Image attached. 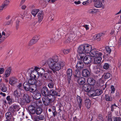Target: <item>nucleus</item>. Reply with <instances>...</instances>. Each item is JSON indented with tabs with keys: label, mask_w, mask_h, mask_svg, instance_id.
I'll list each match as a JSON object with an SVG mask.
<instances>
[{
	"label": "nucleus",
	"mask_w": 121,
	"mask_h": 121,
	"mask_svg": "<svg viewBox=\"0 0 121 121\" xmlns=\"http://www.w3.org/2000/svg\"><path fill=\"white\" fill-rule=\"evenodd\" d=\"M38 80L37 81L36 80V81L35 82V87L36 88L38 86H41L42 84V83L43 81H44V80H43L42 79H38Z\"/></svg>",
	"instance_id": "nucleus-24"
},
{
	"label": "nucleus",
	"mask_w": 121,
	"mask_h": 121,
	"mask_svg": "<svg viewBox=\"0 0 121 121\" xmlns=\"http://www.w3.org/2000/svg\"><path fill=\"white\" fill-rule=\"evenodd\" d=\"M56 90L52 89L49 91V95L48 96V97H49V100L50 101L49 102V104L53 102L55 100V96H60V95H58V92Z\"/></svg>",
	"instance_id": "nucleus-4"
},
{
	"label": "nucleus",
	"mask_w": 121,
	"mask_h": 121,
	"mask_svg": "<svg viewBox=\"0 0 121 121\" xmlns=\"http://www.w3.org/2000/svg\"><path fill=\"white\" fill-rule=\"evenodd\" d=\"M91 46L88 44H82L78 48V60L83 61L85 64L90 63L92 61L91 57L86 54L89 53L91 48Z\"/></svg>",
	"instance_id": "nucleus-2"
},
{
	"label": "nucleus",
	"mask_w": 121,
	"mask_h": 121,
	"mask_svg": "<svg viewBox=\"0 0 121 121\" xmlns=\"http://www.w3.org/2000/svg\"><path fill=\"white\" fill-rule=\"evenodd\" d=\"M10 96L9 95H8L7 96L6 98V99L7 100L9 101V102H10L11 98H10Z\"/></svg>",
	"instance_id": "nucleus-63"
},
{
	"label": "nucleus",
	"mask_w": 121,
	"mask_h": 121,
	"mask_svg": "<svg viewBox=\"0 0 121 121\" xmlns=\"http://www.w3.org/2000/svg\"><path fill=\"white\" fill-rule=\"evenodd\" d=\"M35 113L37 115H40L43 111V109L40 107L37 108L36 109H35Z\"/></svg>",
	"instance_id": "nucleus-30"
},
{
	"label": "nucleus",
	"mask_w": 121,
	"mask_h": 121,
	"mask_svg": "<svg viewBox=\"0 0 121 121\" xmlns=\"http://www.w3.org/2000/svg\"><path fill=\"white\" fill-rule=\"evenodd\" d=\"M26 0H21L20 4V6H21L25 2Z\"/></svg>",
	"instance_id": "nucleus-64"
},
{
	"label": "nucleus",
	"mask_w": 121,
	"mask_h": 121,
	"mask_svg": "<svg viewBox=\"0 0 121 121\" xmlns=\"http://www.w3.org/2000/svg\"><path fill=\"white\" fill-rule=\"evenodd\" d=\"M26 7V5L24 4L22 5L21 7V8L22 9L24 10Z\"/></svg>",
	"instance_id": "nucleus-62"
},
{
	"label": "nucleus",
	"mask_w": 121,
	"mask_h": 121,
	"mask_svg": "<svg viewBox=\"0 0 121 121\" xmlns=\"http://www.w3.org/2000/svg\"><path fill=\"white\" fill-rule=\"evenodd\" d=\"M86 80L84 78L80 77L78 78L77 82L80 85H83L85 83Z\"/></svg>",
	"instance_id": "nucleus-20"
},
{
	"label": "nucleus",
	"mask_w": 121,
	"mask_h": 121,
	"mask_svg": "<svg viewBox=\"0 0 121 121\" xmlns=\"http://www.w3.org/2000/svg\"><path fill=\"white\" fill-rule=\"evenodd\" d=\"M111 116L112 115L111 114H109L108 119V121H112Z\"/></svg>",
	"instance_id": "nucleus-58"
},
{
	"label": "nucleus",
	"mask_w": 121,
	"mask_h": 121,
	"mask_svg": "<svg viewBox=\"0 0 121 121\" xmlns=\"http://www.w3.org/2000/svg\"><path fill=\"white\" fill-rule=\"evenodd\" d=\"M70 49H69L65 50L63 51V52L65 54H67L70 52Z\"/></svg>",
	"instance_id": "nucleus-59"
},
{
	"label": "nucleus",
	"mask_w": 121,
	"mask_h": 121,
	"mask_svg": "<svg viewBox=\"0 0 121 121\" xmlns=\"http://www.w3.org/2000/svg\"><path fill=\"white\" fill-rule=\"evenodd\" d=\"M90 71L86 69L83 70L82 72V75L83 76L85 77H88L90 76Z\"/></svg>",
	"instance_id": "nucleus-14"
},
{
	"label": "nucleus",
	"mask_w": 121,
	"mask_h": 121,
	"mask_svg": "<svg viewBox=\"0 0 121 121\" xmlns=\"http://www.w3.org/2000/svg\"><path fill=\"white\" fill-rule=\"evenodd\" d=\"M9 112H10L12 113H13L15 111V110H14V108L12 107H9Z\"/></svg>",
	"instance_id": "nucleus-53"
},
{
	"label": "nucleus",
	"mask_w": 121,
	"mask_h": 121,
	"mask_svg": "<svg viewBox=\"0 0 121 121\" xmlns=\"http://www.w3.org/2000/svg\"><path fill=\"white\" fill-rule=\"evenodd\" d=\"M87 82L89 85L91 86L94 85L95 83V80L93 78H89L87 79Z\"/></svg>",
	"instance_id": "nucleus-19"
},
{
	"label": "nucleus",
	"mask_w": 121,
	"mask_h": 121,
	"mask_svg": "<svg viewBox=\"0 0 121 121\" xmlns=\"http://www.w3.org/2000/svg\"><path fill=\"white\" fill-rule=\"evenodd\" d=\"M114 107H117V106L116 104H113L112 105L111 107V111L112 112H113L114 111Z\"/></svg>",
	"instance_id": "nucleus-55"
},
{
	"label": "nucleus",
	"mask_w": 121,
	"mask_h": 121,
	"mask_svg": "<svg viewBox=\"0 0 121 121\" xmlns=\"http://www.w3.org/2000/svg\"><path fill=\"white\" fill-rule=\"evenodd\" d=\"M84 65L82 61H78L76 64L75 67L77 69L81 70L83 68Z\"/></svg>",
	"instance_id": "nucleus-10"
},
{
	"label": "nucleus",
	"mask_w": 121,
	"mask_h": 121,
	"mask_svg": "<svg viewBox=\"0 0 121 121\" xmlns=\"http://www.w3.org/2000/svg\"><path fill=\"white\" fill-rule=\"evenodd\" d=\"M30 113L32 114H35V107L33 105H29L28 108Z\"/></svg>",
	"instance_id": "nucleus-18"
},
{
	"label": "nucleus",
	"mask_w": 121,
	"mask_h": 121,
	"mask_svg": "<svg viewBox=\"0 0 121 121\" xmlns=\"http://www.w3.org/2000/svg\"><path fill=\"white\" fill-rule=\"evenodd\" d=\"M104 0H97L94 2V6L96 8H100L102 7L104 4Z\"/></svg>",
	"instance_id": "nucleus-7"
},
{
	"label": "nucleus",
	"mask_w": 121,
	"mask_h": 121,
	"mask_svg": "<svg viewBox=\"0 0 121 121\" xmlns=\"http://www.w3.org/2000/svg\"><path fill=\"white\" fill-rule=\"evenodd\" d=\"M9 0H5L3 3L1 5L4 8H6L9 4Z\"/></svg>",
	"instance_id": "nucleus-34"
},
{
	"label": "nucleus",
	"mask_w": 121,
	"mask_h": 121,
	"mask_svg": "<svg viewBox=\"0 0 121 121\" xmlns=\"http://www.w3.org/2000/svg\"><path fill=\"white\" fill-rule=\"evenodd\" d=\"M94 69V72L96 74H98L100 72V69L98 66L97 65L95 66Z\"/></svg>",
	"instance_id": "nucleus-36"
},
{
	"label": "nucleus",
	"mask_w": 121,
	"mask_h": 121,
	"mask_svg": "<svg viewBox=\"0 0 121 121\" xmlns=\"http://www.w3.org/2000/svg\"><path fill=\"white\" fill-rule=\"evenodd\" d=\"M39 11V9H33L31 11V13L35 17Z\"/></svg>",
	"instance_id": "nucleus-32"
},
{
	"label": "nucleus",
	"mask_w": 121,
	"mask_h": 121,
	"mask_svg": "<svg viewBox=\"0 0 121 121\" xmlns=\"http://www.w3.org/2000/svg\"><path fill=\"white\" fill-rule=\"evenodd\" d=\"M88 12L90 14H95L98 12V9H91L88 10Z\"/></svg>",
	"instance_id": "nucleus-33"
},
{
	"label": "nucleus",
	"mask_w": 121,
	"mask_h": 121,
	"mask_svg": "<svg viewBox=\"0 0 121 121\" xmlns=\"http://www.w3.org/2000/svg\"><path fill=\"white\" fill-rule=\"evenodd\" d=\"M92 1V0H88L86 1L83 2L82 3V4L84 5H88L91 3Z\"/></svg>",
	"instance_id": "nucleus-42"
},
{
	"label": "nucleus",
	"mask_w": 121,
	"mask_h": 121,
	"mask_svg": "<svg viewBox=\"0 0 121 121\" xmlns=\"http://www.w3.org/2000/svg\"><path fill=\"white\" fill-rule=\"evenodd\" d=\"M33 73L34 74L33 75L34 78H37V79L39 78L44 80V74L41 73V72H37L35 71Z\"/></svg>",
	"instance_id": "nucleus-6"
},
{
	"label": "nucleus",
	"mask_w": 121,
	"mask_h": 121,
	"mask_svg": "<svg viewBox=\"0 0 121 121\" xmlns=\"http://www.w3.org/2000/svg\"><path fill=\"white\" fill-rule=\"evenodd\" d=\"M102 55V54H99V55L94 57V64H97L100 63L101 60L102 59L101 56Z\"/></svg>",
	"instance_id": "nucleus-9"
},
{
	"label": "nucleus",
	"mask_w": 121,
	"mask_h": 121,
	"mask_svg": "<svg viewBox=\"0 0 121 121\" xmlns=\"http://www.w3.org/2000/svg\"><path fill=\"white\" fill-rule=\"evenodd\" d=\"M20 100H21L20 101H18L19 103L21 105H23L26 104V102L25 101H24L22 99H20Z\"/></svg>",
	"instance_id": "nucleus-51"
},
{
	"label": "nucleus",
	"mask_w": 121,
	"mask_h": 121,
	"mask_svg": "<svg viewBox=\"0 0 121 121\" xmlns=\"http://www.w3.org/2000/svg\"><path fill=\"white\" fill-rule=\"evenodd\" d=\"M110 65L107 63H105L103 65V68L105 70H108L109 68Z\"/></svg>",
	"instance_id": "nucleus-43"
},
{
	"label": "nucleus",
	"mask_w": 121,
	"mask_h": 121,
	"mask_svg": "<svg viewBox=\"0 0 121 121\" xmlns=\"http://www.w3.org/2000/svg\"><path fill=\"white\" fill-rule=\"evenodd\" d=\"M105 100L107 101H111L112 100V98L110 97L108 95L106 94L105 97Z\"/></svg>",
	"instance_id": "nucleus-41"
},
{
	"label": "nucleus",
	"mask_w": 121,
	"mask_h": 121,
	"mask_svg": "<svg viewBox=\"0 0 121 121\" xmlns=\"http://www.w3.org/2000/svg\"><path fill=\"white\" fill-rule=\"evenodd\" d=\"M85 104L87 108L88 109L91 107V102L90 100L88 98H86L85 101Z\"/></svg>",
	"instance_id": "nucleus-26"
},
{
	"label": "nucleus",
	"mask_w": 121,
	"mask_h": 121,
	"mask_svg": "<svg viewBox=\"0 0 121 121\" xmlns=\"http://www.w3.org/2000/svg\"><path fill=\"white\" fill-rule=\"evenodd\" d=\"M30 85L27 82H24L23 85L24 89L26 91H28L30 89Z\"/></svg>",
	"instance_id": "nucleus-29"
},
{
	"label": "nucleus",
	"mask_w": 121,
	"mask_h": 121,
	"mask_svg": "<svg viewBox=\"0 0 121 121\" xmlns=\"http://www.w3.org/2000/svg\"><path fill=\"white\" fill-rule=\"evenodd\" d=\"M87 92H88L87 93L88 95L90 97H92L95 96V94L93 92V91H92L91 89L90 91Z\"/></svg>",
	"instance_id": "nucleus-40"
},
{
	"label": "nucleus",
	"mask_w": 121,
	"mask_h": 121,
	"mask_svg": "<svg viewBox=\"0 0 121 121\" xmlns=\"http://www.w3.org/2000/svg\"><path fill=\"white\" fill-rule=\"evenodd\" d=\"M0 89L1 91L3 92H5L7 90V88L5 85L2 83L0 84Z\"/></svg>",
	"instance_id": "nucleus-27"
},
{
	"label": "nucleus",
	"mask_w": 121,
	"mask_h": 121,
	"mask_svg": "<svg viewBox=\"0 0 121 121\" xmlns=\"http://www.w3.org/2000/svg\"><path fill=\"white\" fill-rule=\"evenodd\" d=\"M112 118L113 121H121V118L120 117H113Z\"/></svg>",
	"instance_id": "nucleus-49"
},
{
	"label": "nucleus",
	"mask_w": 121,
	"mask_h": 121,
	"mask_svg": "<svg viewBox=\"0 0 121 121\" xmlns=\"http://www.w3.org/2000/svg\"><path fill=\"white\" fill-rule=\"evenodd\" d=\"M17 90H22V85L21 83H19L17 86Z\"/></svg>",
	"instance_id": "nucleus-46"
},
{
	"label": "nucleus",
	"mask_w": 121,
	"mask_h": 121,
	"mask_svg": "<svg viewBox=\"0 0 121 121\" xmlns=\"http://www.w3.org/2000/svg\"><path fill=\"white\" fill-rule=\"evenodd\" d=\"M41 94L44 96L42 98V100L45 106L49 105V91L48 88L44 86L42 87L41 90Z\"/></svg>",
	"instance_id": "nucleus-3"
},
{
	"label": "nucleus",
	"mask_w": 121,
	"mask_h": 121,
	"mask_svg": "<svg viewBox=\"0 0 121 121\" xmlns=\"http://www.w3.org/2000/svg\"><path fill=\"white\" fill-rule=\"evenodd\" d=\"M34 121H39V116L34 115L33 117Z\"/></svg>",
	"instance_id": "nucleus-52"
},
{
	"label": "nucleus",
	"mask_w": 121,
	"mask_h": 121,
	"mask_svg": "<svg viewBox=\"0 0 121 121\" xmlns=\"http://www.w3.org/2000/svg\"><path fill=\"white\" fill-rule=\"evenodd\" d=\"M13 107L15 110L17 111H19L20 109V106L19 105H14Z\"/></svg>",
	"instance_id": "nucleus-47"
},
{
	"label": "nucleus",
	"mask_w": 121,
	"mask_h": 121,
	"mask_svg": "<svg viewBox=\"0 0 121 121\" xmlns=\"http://www.w3.org/2000/svg\"><path fill=\"white\" fill-rule=\"evenodd\" d=\"M50 80L51 82L48 83V86L49 88H52L53 87L55 83L51 79Z\"/></svg>",
	"instance_id": "nucleus-38"
},
{
	"label": "nucleus",
	"mask_w": 121,
	"mask_h": 121,
	"mask_svg": "<svg viewBox=\"0 0 121 121\" xmlns=\"http://www.w3.org/2000/svg\"><path fill=\"white\" fill-rule=\"evenodd\" d=\"M88 44L91 46V49H90V51L89 53H90V54L91 57H94L99 55V54H100V55L102 54V53L101 52H98L96 50L95 48L91 49L92 47L91 45L88 44Z\"/></svg>",
	"instance_id": "nucleus-5"
},
{
	"label": "nucleus",
	"mask_w": 121,
	"mask_h": 121,
	"mask_svg": "<svg viewBox=\"0 0 121 121\" xmlns=\"http://www.w3.org/2000/svg\"><path fill=\"white\" fill-rule=\"evenodd\" d=\"M41 97L40 93L37 90L34 92L33 94V98L34 99L38 100L40 99Z\"/></svg>",
	"instance_id": "nucleus-11"
},
{
	"label": "nucleus",
	"mask_w": 121,
	"mask_h": 121,
	"mask_svg": "<svg viewBox=\"0 0 121 121\" xmlns=\"http://www.w3.org/2000/svg\"><path fill=\"white\" fill-rule=\"evenodd\" d=\"M82 88L85 91L87 92L91 90V86L88 84H85L83 85Z\"/></svg>",
	"instance_id": "nucleus-17"
},
{
	"label": "nucleus",
	"mask_w": 121,
	"mask_h": 121,
	"mask_svg": "<svg viewBox=\"0 0 121 121\" xmlns=\"http://www.w3.org/2000/svg\"><path fill=\"white\" fill-rule=\"evenodd\" d=\"M95 96H99L100 95L103 93L102 90L100 89H97L95 91Z\"/></svg>",
	"instance_id": "nucleus-37"
},
{
	"label": "nucleus",
	"mask_w": 121,
	"mask_h": 121,
	"mask_svg": "<svg viewBox=\"0 0 121 121\" xmlns=\"http://www.w3.org/2000/svg\"><path fill=\"white\" fill-rule=\"evenodd\" d=\"M66 73L67 77H72V69L70 68H69L66 72Z\"/></svg>",
	"instance_id": "nucleus-31"
},
{
	"label": "nucleus",
	"mask_w": 121,
	"mask_h": 121,
	"mask_svg": "<svg viewBox=\"0 0 121 121\" xmlns=\"http://www.w3.org/2000/svg\"><path fill=\"white\" fill-rule=\"evenodd\" d=\"M111 94H114L115 91V89L113 85H112L110 87Z\"/></svg>",
	"instance_id": "nucleus-48"
},
{
	"label": "nucleus",
	"mask_w": 121,
	"mask_h": 121,
	"mask_svg": "<svg viewBox=\"0 0 121 121\" xmlns=\"http://www.w3.org/2000/svg\"><path fill=\"white\" fill-rule=\"evenodd\" d=\"M4 24L5 26L9 25L11 24L12 25V20H11L5 22Z\"/></svg>",
	"instance_id": "nucleus-50"
},
{
	"label": "nucleus",
	"mask_w": 121,
	"mask_h": 121,
	"mask_svg": "<svg viewBox=\"0 0 121 121\" xmlns=\"http://www.w3.org/2000/svg\"><path fill=\"white\" fill-rule=\"evenodd\" d=\"M35 88L34 89L33 88H32V87H30V89L28 91H29L31 93H34V92L35 91H36V90L37 88Z\"/></svg>",
	"instance_id": "nucleus-54"
},
{
	"label": "nucleus",
	"mask_w": 121,
	"mask_h": 121,
	"mask_svg": "<svg viewBox=\"0 0 121 121\" xmlns=\"http://www.w3.org/2000/svg\"><path fill=\"white\" fill-rule=\"evenodd\" d=\"M13 95L16 99H18L22 97V95L21 92L18 91L17 90H16L13 92Z\"/></svg>",
	"instance_id": "nucleus-12"
},
{
	"label": "nucleus",
	"mask_w": 121,
	"mask_h": 121,
	"mask_svg": "<svg viewBox=\"0 0 121 121\" xmlns=\"http://www.w3.org/2000/svg\"><path fill=\"white\" fill-rule=\"evenodd\" d=\"M98 121H104L102 115L101 114H99L97 118Z\"/></svg>",
	"instance_id": "nucleus-45"
},
{
	"label": "nucleus",
	"mask_w": 121,
	"mask_h": 121,
	"mask_svg": "<svg viewBox=\"0 0 121 121\" xmlns=\"http://www.w3.org/2000/svg\"><path fill=\"white\" fill-rule=\"evenodd\" d=\"M39 121L43 120H44L45 118L44 116L43 115H40L39 116Z\"/></svg>",
	"instance_id": "nucleus-56"
},
{
	"label": "nucleus",
	"mask_w": 121,
	"mask_h": 121,
	"mask_svg": "<svg viewBox=\"0 0 121 121\" xmlns=\"http://www.w3.org/2000/svg\"><path fill=\"white\" fill-rule=\"evenodd\" d=\"M74 75L75 78L80 77L81 75L80 70L76 69L74 71Z\"/></svg>",
	"instance_id": "nucleus-21"
},
{
	"label": "nucleus",
	"mask_w": 121,
	"mask_h": 121,
	"mask_svg": "<svg viewBox=\"0 0 121 121\" xmlns=\"http://www.w3.org/2000/svg\"><path fill=\"white\" fill-rule=\"evenodd\" d=\"M111 76V75L110 73L107 72L104 73V74L103 76L102 77H104L105 79H106L109 78Z\"/></svg>",
	"instance_id": "nucleus-35"
},
{
	"label": "nucleus",
	"mask_w": 121,
	"mask_h": 121,
	"mask_svg": "<svg viewBox=\"0 0 121 121\" xmlns=\"http://www.w3.org/2000/svg\"><path fill=\"white\" fill-rule=\"evenodd\" d=\"M41 69L42 71H43V72H44V70L43 68L40 69L39 68L37 67H35L34 68V70H33L32 71L31 69L30 70L31 71V72L30 73L31 76L32 77H33V76H33V75L34 74H33V73L35 72V71H37V72H38V71H39Z\"/></svg>",
	"instance_id": "nucleus-25"
},
{
	"label": "nucleus",
	"mask_w": 121,
	"mask_h": 121,
	"mask_svg": "<svg viewBox=\"0 0 121 121\" xmlns=\"http://www.w3.org/2000/svg\"><path fill=\"white\" fill-rule=\"evenodd\" d=\"M23 99L27 103H29L30 102V96L27 94H25L23 95Z\"/></svg>",
	"instance_id": "nucleus-22"
},
{
	"label": "nucleus",
	"mask_w": 121,
	"mask_h": 121,
	"mask_svg": "<svg viewBox=\"0 0 121 121\" xmlns=\"http://www.w3.org/2000/svg\"><path fill=\"white\" fill-rule=\"evenodd\" d=\"M72 77H67V81L68 83L69 84H70L71 82V80Z\"/></svg>",
	"instance_id": "nucleus-60"
},
{
	"label": "nucleus",
	"mask_w": 121,
	"mask_h": 121,
	"mask_svg": "<svg viewBox=\"0 0 121 121\" xmlns=\"http://www.w3.org/2000/svg\"><path fill=\"white\" fill-rule=\"evenodd\" d=\"M35 39L33 37L32 39L30 41L28 44L29 46L32 45L37 42V41L35 40Z\"/></svg>",
	"instance_id": "nucleus-39"
},
{
	"label": "nucleus",
	"mask_w": 121,
	"mask_h": 121,
	"mask_svg": "<svg viewBox=\"0 0 121 121\" xmlns=\"http://www.w3.org/2000/svg\"><path fill=\"white\" fill-rule=\"evenodd\" d=\"M38 20L37 22L40 23L43 20V18L44 14L43 12H39L37 15Z\"/></svg>",
	"instance_id": "nucleus-16"
},
{
	"label": "nucleus",
	"mask_w": 121,
	"mask_h": 121,
	"mask_svg": "<svg viewBox=\"0 0 121 121\" xmlns=\"http://www.w3.org/2000/svg\"><path fill=\"white\" fill-rule=\"evenodd\" d=\"M5 116L7 120L10 121H13L14 120L15 118H13L12 116L11 113L10 112H8L6 113Z\"/></svg>",
	"instance_id": "nucleus-13"
},
{
	"label": "nucleus",
	"mask_w": 121,
	"mask_h": 121,
	"mask_svg": "<svg viewBox=\"0 0 121 121\" xmlns=\"http://www.w3.org/2000/svg\"><path fill=\"white\" fill-rule=\"evenodd\" d=\"M17 82V79L15 77H12L9 78V83L12 86H14L16 84Z\"/></svg>",
	"instance_id": "nucleus-8"
},
{
	"label": "nucleus",
	"mask_w": 121,
	"mask_h": 121,
	"mask_svg": "<svg viewBox=\"0 0 121 121\" xmlns=\"http://www.w3.org/2000/svg\"><path fill=\"white\" fill-rule=\"evenodd\" d=\"M39 36L37 35H36L34 37V38H35V40L37 42L39 39Z\"/></svg>",
	"instance_id": "nucleus-61"
},
{
	"label": "nucleus",
	"mask_w": 121,
	"mask_h": 121,
	"mask_svg": "<svg viewBox=\"0 0 121 121\" xmlns=\"http://www.w3.org/2000/svg\"><path fill=\"white\" fill-rule=\"evenodd\" d=\"M77 99L78 104L79 107L81 109L82 107V99L81 97L78 95H77Z\"/></svg>",
	"instance_id": "nucleus-23"
},
{
	"label": "nucleus",
	"mask_w": 121,
	"mask_h": 121,
	"mask_svg": "<svg viewBox=\"0 0 121 121\" xmlns=\"http://www.w3.org/2000/svg\"><path fill=\"white\" fill-rule=\"evenodd\" d=\"M11 69V68L10 67L7 68L5 72V74L4 75L5 78H7L10 75Z\"/></svg>",
	"instance_id": "nucleus-28"
},
{
	"label": "nucleus",
	"mask_w": 121,
	"mask_h": 121,
	"mask_svg": "<svg viewBox=\"0 0 121 121\" xmlns=\"http://www.w3.org/2000/svg\"><path fill=\"white\" fill-rule=\"evenodd\" d=\"M59 57L55 55L52 58H49L47 60V64L49 68L52 70H48L45 72L44 74V80H47L50 81L51 78V76L53 74L52 71L54 73H57L56 72L58 71L65 65L64 61H60L59 62Z\"/></svg>",
	"instance_id": "nucleus-1"
},
{
	"label": "nucleus",
	"mask_w": 121,
	"mask_h": 121,
	"mask_svg": "<svg viewBox=\"0 0 121 121\" xmlns=\"http://www.w3.org/2000/svg\"><path fill=\"white\" fill-rule=\"evenodd\" d=\"M106 49L107 52L109 53H110L112 51L111 49L108 47H106Z\"/></svg>",
	"instance_id": "nucleus-57"
},
{
	"label": "nucleus",
	"mask_w": 121,
	"mask_h": 121,
	"mask_svg": "<svg viewBox=\"0 0 121 121\" xmlns=\"http://www.w3.org/2000/svg\"><path fill=\"white\" fill-rule=\"evenodd\" d=\"M73 39L72 37H69L64 42L65 43H69L73 41Z\"/></svg>",
	"instance_id": "nucleus-44"
},
{
	"label": "nucleus",
	"mask_w": 121,
	"mask_h": 121,
	"mask_svg": "<svg viewBox=\"0 0 121 121\" xmlns=\"http://www.w3.org/2000/svg\"><path fill=\"white\" fill-rule=\"evenodd\" d=\"M33 76V77H32V76H31V74H30V78L28 81V83L30 85H33L34 86L35 83V82L36 81V80H37V78H34L33 76Z\"/></svg>",
	"instance_id": "nucleus-15"
}]
</instances>
